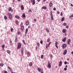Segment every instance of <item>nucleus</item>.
Segmentation results:
<instances>
[{
	"label": "nucleus",
	"instance_id": "3",
	"mask_svg": "<svg viewBox=\"0 0 73 73\" xmlns=\"http://www.w3.org/2000/svg\"><path fill=\"white\" fill-rule=\"evenodd\" d=\"M21 46V43H19L18 44V49H20Z\"/></svg>",
	"mask_w": 73,
	"mask_h": 73
},
{
	"label": "nucleus",
	"instance_id": "42",
	"mask_svg": "<svg viewBox=\"0 0 73 73\" xmlns=\"http://www.w3.org/2000/svg\"><path fill=\"white\" fill-rule=\"evenodd\" d=\"M13 28H11V32H13Z\"/></svg>",
	"mask_w": 73,
	"mask_h": 73
},
{
	"label": "nucleus",
	"instance_id": "28",
	"mask_svg": "<svg viewBox=\"0 0 73 73\" xmlns=\"http://www.w3.org/2000/svg\"><path fill=\"white\" fill-rule=\"evenodd\" d=\"M46 31L47 32H48V33L49 32V30L48 29V28H46Z\"/></svg>",
	"mask_w": 73,
	"mask_h": 73
},
{
	"label": "nucleus",
	"instance_id": "27",
	"mask_svg": "<svg viewBox=\"0 0 73 73\" xmlns=\"http://www.w3.org/2000/svg\"><path fill=\"white\" fill-rule=\"evenodd\" d=\"M66 25H67V24L66 23H63V25L64 26H66Z\"/></svg>",
	"mask_w": 73,
	"mask_h": 73
},
{
	"label": "nucleus",
	"instance_id": "34",
	"mask_svg": "<svg viewBox=\"0 0 73 73\" xmlns=\"http://www.w3.org/2000/svg\"><path fill=\"white\" fill-rule=\"evenodd\" d=\"M4 66V64L3 63H1L0 64V66Z\"/></svg>",
	"mask_w": 73,
	"mask_h": 73
},
{
	"label": "nucleus",
	"instance_id": "52",
	"mask_svg": "<svg viewBox=\"0 0 73 73\" xmlns=\"http://www.w3.org/2000/svg\"><path fill=\"white\" fill-rule=\"evenodd\" d=\"M67 70V68H64V70Z\"/></svg>",
	"mask_w": 73,
	"mask_h": 73
},
{
	"label": "nucleus",
	"instance_id": "25",
	"mask_svg": "<svg viewBox=\"0 0 73 73\" xmlns=\"http://www.w3.org/2000/svg\"><path fill=\"white\" fill-rule=\"evenodd\" d=\"M15 24L17 25H19V22L17 21H15Z\"/></svg>",
	"mask_w": 73,
	"mask_h": 73
},
{
	"label": "nucleus",
	"instance_id": "45",
	"mask_svg": "<svg viewBox=\"0 0 73 73\" xmlns=\"http://www.w3.org/2000/svg\"><path fill=\"white\" fill-rule=\"evenodd\" d=\"M51 42H49V43L48 44V46H49V45H50V44H51Z\"/></svg>",
	"mask_w": 73,
	"mask_h": 73
},
{
	"label": "nucleus",
	"instance_id": "8",
	"mask_svg": "<svg viewBox=\"0 0 73 73\" xmlns=\"http://www.w3.org/2000/svg\"><path fill=\"white\" fill-rule=\"evenodd\" d=\"M8 11L9 12H10V11H11V12H13V9H12L11 7H9V8Z\"/></svg>",
	"mask_w": 73,
	"mask_h": 73
},
{
	"label": "nucleus",
	"instance_id": "48",
	"mask_svg": "<svg viewBox=\"0 0 73 73\" xmlns=\"http://www.w3.org/2000/svg\"><path fill=\"white\" fill-rule=\"evenodd\" d=\"M53 10H54V11H56V8H54Z\"/></svg>",
	"mask_w": 73,
	"mask_h": 73
},
{
	"label": "nucleus",
	"instance_id": "33",
	"mask_svg": "<svg viewBox=\"0 0 73 73\" xmlns=\"http://www.w3.org/2000/svg\"><path fill=\"white\" fill-rule=\"evenodd\" d=\"M7 52L8 53V54H9L11 53V51L9 50H7Z\"/></svg>",
	"mask_w": 73,
	"mask_h": 73
},
{
	"label": "nucleus",
	"instance_id": "61",
	"mask_svg": "<svg viewBox=\"0 0 73 73\" xmlns=\"http://www.w3.org/2000/svg\"><path fill=\"white\" fill-rule=\"evenodd\" d=\"M71 54H73V51H72L71 52Z\"/></svg>",
	"mask_w": 73,
	"mask_h": 73
},
{
	"label": "nucleus",
	"instance_id": "49",
	"mask_svg": "<svg viewBox=\"0 0 73 73\" xmlns=\"http://www.w3.org/2000/svg\"><path fill=\"white\" fill-rule=\"evenodd\" d=\"M57 13L58 14H59L60 13V12L59 11H57Z\"/></svg>",
	"mask_w": 73,
	"mask_h": 73
},
{
	"label": "nucleus",
	"instance_id": "31",
	"mask_svg": "<svg viewBox=\"0 0 73 73\" xmlns=\"http://www.w3.org/2000/svg\"><path fill=\"white\" fill-rule=\"evenodd\" d=\"M4 19H5V20H7V17L5 15L4 16Z\"/></svg>",
	"mask_w": 73,
	"mask_h": 73
},
{
	"label": "nucleus",
	"instance_id": "15",
	"mask_svg": "<svg viewBox=\"0 0 73 73\" xmlns=\"http://www.w3.org/2000/svg\"><path fill=\"white\" fill-rule=\"evenodd\" d=\"M23 17H24L25 18L26 17L25 14V13H23L22 16Z\"/></svg>",
	"mask_w": 73,
	"mask_h": 73
},
{
	"label": "nucleus",
	"instance_id": "56",
	"mask_svg": "<svg viewBox=\"0 0 73 73\" xmlns=\"http://www.w3.org/2000/svg\"><path fill=\"white\" fill-rule=\"evenodd\" d=\"M67 34H66V33H65V34H64V35L65 36H66Z\"/></svg>",
	"mask_w": 73,
	"mask_h": 73
},
{
	"label": "nucleus",
	"instance_id": "19",
	"mask_svg": "<svg viewBox=\"0 0 73 73\" xmlns=\"http://www.w3.org/2000/svg\"><path fill=\"white\" fill-rule=\"evenodd\" d=\"M15 42H17V36H16L15 37Z\"/></svg>",
	"mask_w": 73,
	"mask_h": 73
},
{
	"label": "nucleus",
	"instance_id": "14",
	"mask_svg": "<svg viewBox=\"0 0 73 73\" xmlns=\"http://www.w3.org/2000/svg\"><path fill=\"white\" fill-rule=\"evenodd\" d=\"M66 37H64V39L62 40V41L63 42H65L66 41Z\"/></svg>",
	"mask_w": 73,
	"mask_h": 73
},
{
	"label": "nucleus",
	"instance_id": "12",
	"mask_svg": "<svg viewBox=\"0 0 73 73\" xmlns=\"http://www.w3.org/2000/svg\"><path fill=\"white\" fill-rule=\"evenodd\" d=\"M66 53H67V50L66 49L64 50V55H65L66 54Z\"/></svg>",
	"mask_w": 73,
	"mask_h": 73
},
{
	"label": "nucleus",
	"instance_id": "55",
	"mask_svg": "<svg viewBox=\"0 0 73 73\" xmlns=\"http://www.w3.org/2000/svg\"><path fill=\"white\" fill-rule=\"evenodd\" d=\"M46 0H43V2H45V1H46Z\"/></svg>",
	"mask_w": 73,
	"mask_h": 73
},
{
	"label": "nucleus",
	"instance_id": "29",
	"mask_svg": "<svg viewBox=\"0 0 73 73\" xmlns=\"http://www.w3.org/2000/svg\"><path fill=\"white\" fill-rule=\"evenodd\" d=\"M28 29H27L25 30L26 33H27L28 32Z\"/></svg>",
	"mask_w": 73,
	"mask_h": 73
},
{
	"label": "nucleus",
	"instance_id": "43",
	"mask_svg": "<svg viewBox=\"0 0 73 73\" xmlns=\"http://www.w3.org/2000/svg\"><path fill=\"white\" fill-rule=\"evenodd\" d=\"M23 42L24 43V44H25V40H23Z\"/></svg>",
	"mask_w": 73,
	"mask_h": 73
},
{
	"label": "nucleus",
	"instance_id": "62",
	"mask_svg": "<svg viewBox=\"0 0 73 73\" xmlns=\"http://www.w3.org/2000/svg\"><path fill=\"white\" fill-rule=\"evenodd\" d=\"M26 35H27V33H25V36H26Z\"/></svg>",
	"mask_w": 73,
	"mask_h": 73
},
{
	"label": "nucleus",
	"instance_id": "4",
	"mask_svg": "<svg viewBox=\"0 0 73 73\" xmlns=\"http://www.w3.org/2000/svg\"><path fill=\"white\" fill-rule=\"evenodd\" d=\"M31 3H32L33 5H35V3H36L35 0H31Z\"/></svg>",
	"mask_w": 73,
	"mask_h": 73
},
{
	"label": "nucleus",
	"instance_id": "58",
	"mask_svg": "<svg viewBox=\"0 0 73 73\" xmlns=\"http://www.w3.org/2000/svg\"><path fill=\"white\" fill-rule=\"evenodd\" d=\"M71 6H72V7H73V4H71Z\"/></svg>",
	"mask_w": 73,
	"mask_h": 73
},
{
	"label": "nucleus",
	"instance_id": "36",
	"mask_svg": "<svg viewBox=\"0 0 73 73\" xmlns=\"http://www.w3.org/2000/svg\"><path fill=\"white\" fill-rule=\"evenodd\" d=\"M47 41L48 42H49L50 41V39L48 38L47 40Z\"/></svg>",
	"mask_w": 73,
	"mask_h": 73
},
{
	"label": "nucleus",
	"instance_id": "9",
	"mask_svg": "<svg viewBox=\"0 0 73 73\" xmlns=\"http://www.w3.org/2000/svg\"><path fill=\"white\" fill-rule=\"evenodd\" d=\"M67 32V30L66 29H63V30L62 31V32L63 33H66Z\"/></svg>",
	"mask_w": 73,
	"mask_h": 73
},
{
	"label": "nucleus",
	"instance_id": "54",
	"mask_svg": "<svg viewBox=\"0 0 73 73\" xmlns=\"http://www.w3.org/2000/svg\"><path fill=\"white\" fill-rule=\"evenodd\" d=\"M4 73H8V72L6 71H5Z\"/></svg>",
	"mask_w": 73,
	"mask_h": 73
},
{
	"label": "nucleus",
	"instance_id": "57",
	"mask_svg": "<svg viewBox=\"0 0 73 73\" xmlns=\"http://www.w3.org/2000/svg\"><path fill=\"white\" fill-rule=\"evenodd\" d=\"M37 1L39 2L40 1V0H37Z\"/></svg>",
	"mask_w": 73,
	"mask_h": 73
},
{
	"label": "nucleus",
	"instance_id": "46",
	"mask_svg": "<svg viewBox=\"0 0 73 73\" xmlns=\"http://www.w3.org/2000/svg\"><path fill=\"white\" fill-rule=\"evenodd\" d=\"M27 54L28 55H30V52H28Z\"/></svg>",
	"mask_w": 73,
	"mask_h": 73
},
{
	"label": "nucleus",
	"instance_id": "23",
	"mask_svg": "<svg viewBox=\"0 0 73 73\" xmlns=\"http://www.w3.org/2000/svg\"><path fill=\"white\" fill-rule=\"evenodd\" d=\"M25 24L26 25H29V23L28 22H26Z\"/></svg>",
	"mask_w": 73,
	"mask_h": 73
},
{
	"label": "nucleus",
	"instance_id": "41",
	"mask_svg": "<svg viewBox=\"0 0 73 73\" xmlns=\"http://www.w3.org/2000/svg\"><path fill=\"white\" fill-rule=\"evenodd\" d=\"M64 64L65 65H66V64H67V62L66 61L64 62Z\"/></svg>",
	"mask_w": 73,
	"mask_h": 73
},
{
	"label": "nucleus",
	"instance_id": "26",
	"mask_svg": "<svg viewBox=\"0 0 73 73\" xmlns=\"http://www.w3.org/2000/svg\"><path fill=\"white\" fill-rule=\"evenodd\" d=\"M8 69H9V70H10V71H11V70H12V69H11V67H10L8 66Z\"/></svg>",
	"mask_w": 73,
	"mask_h": 73
},
{
	"label": "nucleus",
	"instance_id": "10",
	"mask_svg": "<svg viewBox=\"0 0 73 73\" xmlns=\"http://www.w3.org/2000/svg\"><path fill=\"white\" fill-rule=\"evenodd\" d=\"M70 42H71V39H69L68 40V45H70Z\"/></svg>",
	"mask_w": 73,
	"mask_h": 73
},
{
	"label": "nucleus",
	"instance_id": "38",
	"mask_svg": "<svg viewBox=\"0 0 73 73\" xmlns=\"http://www.w3.org/2000/svg\"><path fill=\"white\" fill-rule=\"evenodd\" d=\"M40 43L41 44H42V43H43V41H42V40H41L40 41Z\"/></svg>",
	"mask_w": 73,
	"mask_h": 73
},
{
	"label": "nucleus",
	"instance_id": "63",
	"mask_svg": "<svg viewBox=\"0 0 73 73\" xmlns=\"http://www.w3.org/2000/svg\"><path fill=\"white\" fill-rule=\"evenodd\" d=\"M18 1H21V0H18Z\"/></svg>",
	"mask_w": 73,
	"mask_h": 73
},
{
	"label": "nucleus",
	"instance_id": "22",
	"mask_svg": "<svg viewBox=\"0 0 73 73\" xmlns=\"http://www.w3.org/2000/svg\"><path fill=\"white\" fill-rule=\"evenodd\" d=\"M65 20V17H63L61 19V21H64Z\"/></svg>",
	"mask_w": 73,
	"mask_h": 73
},
{
	"label": "nucleus",
	"instance_id": "18",
	"mask_svg": "<svg viewBox=\"0 0 73 73\" xmlns=\"http://www.w3.org/2000/svg\"><path fill=\"white\" fill-rule=\"evenodd\" d=\"M15 17L16 19H19L20 18V17L18 15H15Z\"/></svg>",
	"mask_w": 73,
	"mask_h": 73
},
{
	"label": "nucleus",
	"instance_id": "16",
	"mask_svg": "<svg viewBox=\"0 0 73 73\" xmlns=\"http://www.w3.org/2000/svg\"><path fill=\"white\" fill-rule=\"evenodd\" d=\"M42 9H47V8L46 7L44 6L42 7Z\"/></svg>",
	"mask_w": 73,
	"mask_h": 73
},
{
	"label": "nucleus",
	"instance_id": "53",
	"mask_svg": "<svg viewBox=\"0 0 73 73\" xmlns=\"http://www.w3.org/2000/svg\"><path fill=\"white\" fill-rule=\"evenodd\" d=\"M34 20L35 21H37V20H36V19H34Z\"/></svg>",
	"mask_w": 73,
	"mask_h": 73
},
{
	"label": "nucleus",
	"instance_id": "35",
	"mask_svg": "<svg viewBox=\"0 0 73 73\" xmlns=\"http://www.w3.org/2000/svg\"><path fill=\"white\" fill-rule=\"evenodd\" d=\"M72 17H73V14L72 15L69 16V18H72Z\"/></svg>",
	"mask_w": 73,
	"mask_h": 73
},
{
	"label": "nucleus",
	"instance_id": "40",
	"mask_svg": "<svg viewBox=\"0 0 73 73\" xmlns=\"http://www.w3.org/2000/svg\"><path fill=\"white\" fill-rule=\"evenodd\" d=\"M48 44H46V48H48Z\"/></svg>",
	"mask_w": 73,
	"mask_h": 73
},
{
	"label": "nucleus",
	"instance_id": "39",
	"mask_svg": "<svg viewBox=\"0 0 73 73\" xmlns=\"http://www.w3.org/2000/svg\"><path fill=\"white\" fill-rule=\"evenodd\" d=\"M37 45L38 46H40V44L39 43V42L37 43Z\"/></svg>",
	"mask_w": 73,
	"mask_h": 73
},
{
	"label": "nucleus",
	"instance_id": "20",
	"mask_svg": "<svg viewBox=\"0 0 73 73\" xmlns=\"http://www.w3.org/2000/svg\"><path fill=\"white\" fill-rule=\"evenodd\" d=\"M32 65H33V63H32L31 62H30L29 64V66H32Z\"/></svg>",
	"mask_w": 73,
	"mask_h": 73
},
{
	"label": "nucleus",
	"instance_id": "2",
	"mask_svg": "<svg viewBox=\"0 0 73 73\" xmlns=\"http://www.w3.org/2000/svg\"><path fill=\"white\" fill-rule=\"evenodd\" d=\"M8 15L9 16L10 19H12V15L10 13H8Z\"/></svg>",
	"mask_w": 73,
	"mask_h": 73
},
{
	"label": "nucleus",
	"instance_id": "64",
	"mask_svg": "<svg viewBox=\"0 0 73 73\" xmlns=\"http://www.w3.org/2000/svg\"><path fill=\"white\" fill-rule=\"evenodd\" d=\"M41 73H43V72H41Z\"/></svg>",
	"mask_w": 73,
	"mask_h": 73
},
{
	"label": "nucleus",
	"instance_id": "1",
	"mask_svg": "<svg viewBox=\"0 0 73 73\" xmlns=\"http://www.w3.org/2000/svg\"><path fill=\"white\" fill-rule=\"evenodd\" d=\"M47 67L48 68H49V69H50L51 68V64L49 61H48V65Z\"/></svg>",
	"mask_w": 73,
	"mask_h": 73
},
{
	"label": "nucleus",
	"instance_id": "60",
	"mask_svg": "<svg viewBox=\"0 0 73 73\" xmlns=\"http://www.w3.org/2000/svg\"><path fill=\"white\" fill-rule=\"evenodd\" d=\"M66 68H68V65H66Z\"/></svg>",
	"mask_w": 73,
	"mask_h": 73
},
{
	"label": "nucleus",
	"instance_id": "21",
	"mask_svg": "<svg viewBox=\"0 0 73 73\" xmlns=\"http://www.w3.org/2000/svg\"><path fill=\"white\" fill-rule=\"evenodd\" d=\"M52 3L51 2H50V4H49L50 7H52Z\"/></svg>",
	"mask_w": 73,
	"mask_h": 73
},
{
	"label": "nucleus",
	"instance_id": "37",
	"mask_svg": "<svg viewBox=\"0 0 73 73\" xmlns=\"http://www.w3.org/2000/svg\"><path fill=\"white\" fill-rule=\"evenodd\" d=\"M29 12H31V13H32V11H31V9H29Z\"/></svg>",
	"mask_w": 73,
	"mask_h": 73
},
{
	"label": "nucleus",
	"instance_id": "6",
	"mask_svg": "<svg viewBox=\"0 0 73 73\" xmlns=\"http://www.w3.org/2000/svg\"><path fill=\"white\" fill-rule=\"evenodd\" d=\"M67 46V45L66 44H63L62 45V48H63V49L64 48H65Z\"/></svg>",
	"mask_w": 73,
	"mask_h": 73
},
{
	"label": "nucleus",
	"instance_id": "5",
	"mask_svg": "<svg viewBox=\"0 0 73 73\" xmlns=\"http://www.w3.org/2000/svg\"><path fill=\"white\" fill-rule=\"evenodd\" d=\"M50 15L51 17L52 20L53 19V13L52 11H50Z\"/></svg>",
	"mask_w": 73,
	"mask_h": 73
},
{
	"label": "nucleus",
	"instance_id": "13",
	"mask_svg": "<svg viewBox=\"0 0 73 73\" xmlns=\"http://www.w3.org/2000/svg\"><path fill=\"white\" fill-rule=\"evenodd\" d=\"M62 65V61H60L59 64V66H61Z\"/></svg>",
	"mask_w": 73,
	"mask_h": 73
},
{
	"label": "nucleus",
	"instance_id": "24",
	"mask_svg": "<svg viewBox=\"0 0 73 73\" xmlns=\"http://www.w3.org/2000/svg\"><path fill=\"white\" fill-rule=\"evenodd\" d=\"M2 48H3V49H4V48H5V45L3 44L2 45Z\"/></svg>",
	"mask_w": 73,
	"mask_h": 73
},
{
	"label": "nucleus",
	"instance_id": "50",
	"mask_svg": "<svg viewBox=\"0 0 73 73\" xmlns=\"http://www.w3.org/2000/svg\"><path fill=\"white\" fill-rule=\"evenodd\" d=\"M63 14H62V12H61V13L60 14V15L61 16H62Z\"/></svg>",
	"mask_w": 73,
	"mask_h": 73
},
{
	"label": "nucleus",
	"instance_id": "17",
	"mask_svg": "<svg viewBox=\"0 0 73 73\" xmlns=\"http://www.w3.org/2000/svg\"><path fill=\"white\" fill-rule=\"evenodd\" d=\"M42 70L41 69V68H38V70L39 71V72H41V70Z\"/></svg>",
	"mask_w": 73,
	"mask_h": 73
},
{
	"label": "nucleus",
	"instance_id": "59",
	"mask_svg": "<svg viewBox=\"0 0 73 73\" xmlns=\"http://www.w3.org/2000/svg\"><path fill=\"white\" fill-rule=\"evenodd\" d=\"M23 23L21 22V25H23Z\"/></svg>",
	"mask_w": 73,
	"mask_h": 73
},
{
	"label": "nucleus",
	"instance_id": "11",
	"mask_svg": "<svg viewBox=\"0 0 73 73\" xmlns=\"http://www.w3.org/2000/svg\"><path fill=\"white\" fill-rule=\"evenodd\" d=\"M21 10H23L24 9V6H23V5H21Z\"/></svg>",
	"mask_w": 73,
	"mask_h": 73
},
{
	"label": "nucleus",
	"instance_id": "51",
	"mask_svg": "<svg viewBox=\"0 0 73 73\" xmlns=\"http://www.w3.org/2000/svg\"><path fill=\"white\" fill-rule=\"evenodd\" d=\"M66 28H67V29H68L69 28V27L68 26H67L66 27Z\"/></svg>",
	"mask_w": 73,
	"mask_h": 73
},
{
	"label": "nucleus",
	"instance_id": "44",
	"mask_svg": "<svg viewBox=\"0 0 73 73\" xmlns=\"http://www.w3.org/2000/svg\"><path fill=\"white\" fill-rule=\"evenodd\" d=\"M9 42L10 43H11V42H12V40H11V39H10V40H9Z\"/></svg>",
	"mask_w": 73,
	"mask_h": 73
},
{
	"label": "nucleus",
	"instance_id": "32",
	"mask_svg": "<svg viewBox=\"0 0 73 73\" xmlns=\"http://www.w3.org/2000/svg\"><path fill=\"white\" fill-rule=\"evenodd\" d=\"M21 30H23L24 29V27L23 26H22L21 27Z\"/></svg>",
	"mask_w": 73,
	"mask_h": 73
},
{
	"label": "nucleus",
	"instance_id": "7",
	"mask_svg": "<svg viewBox=\"0 0 73 73\" xmlns=\"http://www.w3.org/2000/svg\"><path fill=\"white\" fill-rule=\"evenodd\" d=\"M55 46L57 49L58 48V42L57 41H56L55 42Z\"/></svg>",
	"mask_w": 73,
	"mask_h": 73
},
{
	"label": "nucleus",
	"instance_id": "47",
	"mask_svg": "<svg viewBox=\"0 0 73 73\" xmlns=\"http://www.w3.org/2000/svg\"><path fill=\"white\" fill-rule=\"evenodd\" d=\"M21 52L22 53H24V50L22 49L21 50Z\"/></svg>",
	"mask_w": 73,
	"mask_h": 73
},
{
	"label": "nucleus",
	"instance_id": "30",
	"mask_svg": "<svg viewBox=\"0 0 73 73\" xmlns=\"http://www.w3.org/2000/svg\"><path fill=\"white\" fill-rule=\"evenodd\" d=\"M41 58H42V59L44 58V55H42L41 56Z\"/></svg>",
	"mask_w": 73,
	"mask_h": 73
}]
</instances>
